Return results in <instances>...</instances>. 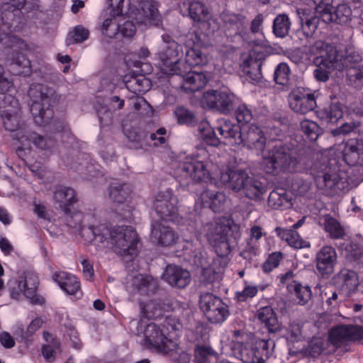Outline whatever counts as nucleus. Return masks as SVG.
Here are the masks:
<instances>
[{
	"mask_svg": "<svg viewBox=\"0 0 363 363\" xmlns=\"http://www.w3.org/2000/svg\"><path fill=\"white\" fill-rule=\"evenodd\" d=\"M68 225L77 228L84 240L93 242L98 249L107 247L111 242L114 251L122 257L138 255V238L136 231L130 226H117L109 228L105 224H99L91 214L84 215L81 212L73 213Z\"/></svg>",
	"mask_w": 363,
	"mask_h": 363,
	"instance_id": "nucleus-1",
	"label": "nucleus"
},
{
	"mask_svg": "<svg viewBox=\"0 0 363 363\" xmlns=\"http://www.w3.org/2000/svg\"><path fill=\"white\" fill-rule=\"evenodd\" d=\"M0 118L5 130L9 133L13 140L16 141V154L19 157L25 159L26 151H30L32 145L40 150L55 147L53 139L45 138L28 129L19 101L14 96L0 93Z\"/></svg>",
	"mask_w": 363,
	"mask_h": 363,
	"instance_id": "nucleus-2",
	"label": "nucleus"
},
{
	"mask_svg": "<svg viewBox=\"0 0 363 363\" xmlns=\"http://www.w3.org/2000/svg\"><path fill=\"white\" fill-rule=\"evenodd\" d=\"M298 164L296 150L286 144L278 143L263 152L261 168L267 174L279 176L295 172Z\"/></svg>",
	"mask_w": 363,
	"mask_h": 363,
	"instance_id": "nucleus-3",
	"label": "nucleus"
},
{
	"mask_svg": "<svg viewBox=\"0 0 363 363\" xmlns=\"http://www.w3.org/2000/svg\"><path fill=\"white\" fill-rule=\"evenodd\" d=\"M203 231L218 256L216 259H225L228 262L227 256L240 238L239 228L235 225L215 222L205 225Z\"/></svg>",
	"mask_w": 363,
	"mask_h": 363,
	"instance_id": "nucleus-4",
	"label": "nucleus"
},
{
	"mask_svg": "<svg viewBox=\"0 0 363 363\" xmlns=\"http://www.w3.org/2000/svg\"><path fill=\"white\" fill-rule=\"evenodd\" d=\"M55 91L47 85L38 84L33 85L28 91L31 99L30 113L35 123L44 126L50 124L53 117V111L50 108V101Z\"/></svg>",
	"mask_w": 363,
	"mask_h": 363,
	"instance_id": "nucleus-5",
	"label": "nucleus"
},
{
	"mask_svg": "<svg viewBox=\"0 0 363 363\" xmlns=\"http://www.w3.org/2000/svg\"><path fill=\"white\" fill-rule=\"evenodd\" d=\"M275 347L272 339L256 338L251 345L237 342L232 347L234 357L243 363H263L272 355Z\"/></svg>",
	"mask_w": 363,
	"mask_h": 363,
	"instance_id": "nucleus-6",
	"label": "nucleus"
},
{
	"mask_svg": "<svg viewBox=\"0 0 363 363\" xmlns=\"http://www.w3.org/2000/svg\"><path fill=\"white\" fill-rule=\"evenodd\" d=\"M38 284V277L35 274L24 272L10 281L9 296L15 301L26 298L33 304H42L43 298L37 294Z\"/></svg>",
	"mask_w": 363,
	"mask_h": 363,
	"instance_id": "nucleus-7",
	"label": "nucleus"
},
{
	"mask_svg": "<svg viewBox=\"0 0 363 363\" xmlns=\"http://www.w3.org/2000/svg\"><path fill=\"white\" fill-rule=\"evenodd\" d=\"M208 161H200L191 158L181 163L177 169V177L180 182L189 184L193 182H207L214 175L213 169Z\"/></svg>",
	"mask_w": 363,
	"mask_h": 363,
	"instance_id": "nucleus-8",
	"label": "nucleus"
},
{
	"mask_svg": "<svg viewBox=\"0 0 363 363\" xmlns=\"http://www.w3.org/2000/svg\"><path fill=\"white\" fill-rule=\"evenodd\" d=\"M159 6V3L155 0L142 1L131 9L130 16L138 26L160 27L162 24V18Z\"/></svg>",
	"mask_w": 363,
	"mask_h": 363,
	"instance_id": "nucleus-9",
	"label": "nucleus"
},
{
	"mask_svg": "<svg viewBox=\"0 0 363 363\" xmlns=\"http://www.w3.org/2000/svg\"><path fill=\"white\" fill-rule=\"evenodd\" d=\"M153 208L161 219L179 222V199L172 190L159 191L155 196Z\"/></svg>",
	"mask_w": 363,
	"mask_h": 363,
	"instance_id": "nucleus-10",
	"label": "nucleus"
},
{
	"mask_svg": "<svg viewBox=\"0 0 363 363\" xmlns=\"http://www.w3.org/2000/svg\"><path fill=\"white\" fill-rule=\"evenodd\" d=\"M162 38L166 44L164 50L160 55L163 70L172 74H182V61L180 58L183 55L182 46L168 35H163Z\"/></svg>",
	"mask_w": 363,
	"mask_h": 363,
	"instance_id": "nucleus-11",
	"label": "nucleus"
},
{
	"mask_svg": "<svg viewBox=\"0 0 363 363\" xmlns=\"http://www.w3.org/2000/svg\"><path fill=\"white\" fill-rule=\"evenodd\" d=\"M199 305L207 319L212 323H222L228 315L227 306L221 298L211 293L201 294Z\"/></svg>",
	"mask_w": 363,
	"mask_h": 363,
	"instance_id": "nucleus-12",
	"label": "nucleus"
},
{
	"mask_svg": "<svg viewBox=\"0 0 363 363\" xmlns=\"http://www.w3.org/2000/svg\"><path fill=\"white\" fill-rule=\"evenodd\" d=\"M266 141L262 128L255 124H250L242 128L241 133L237 138V145H242L257 155H259L265 149Z\"/></svg>",
	"mask_w": 363,
	"mask_h": 363,
	"instance_id": "nucleus-13",
	"label": "nucleus"
},
{
	"mask_svg": "<svg viewBox=\"0 0 363 363\" xmlns=\"http://www.w3.org/2000/svg\"><path fill=\"white\" fill-rule=\"evenodd\" d=\"M328 338L336 347L347 342L363 340V324L339 325L330 330Z\"/></svg>",
	"mask_w": 363,
	"mask_h": 363,
	"instance_id": "nucleus-14",
	"label": "nucleus"
},
{
	"mask_svg": "<svg viewBox=\"0 0 363 363\" xmlns=\"http://www.w3.org/2000/svg\"><path fill=\"white\" fill-rule=\"evenodd\" d=\"M234 99L235 95L228 90H211L203 94L202 104L210 109L226 114L233 109Z\"/></svg>",
	"mask_w": 363,
	"mask_h": 363,
	"instance_id": "nucleus-15",
	"label": "nucleus"
},
{
	"mask_svg": "<svg viewBox=\"0 0 363 363\" xmlns=\"http://www.w3.org/2000/svg\"><path fill=\"white\" fill-rule=\"evenodd\" d=\"M309 53L314 56L316 65H323L328 69H333L337 61L336 48L323 40H317L309 48Z\"/></svg>",
	"mask_w": 363,
	"mask_h": 363,
	"instance_id": "nucleus-16",
	"label": "nucleus"
},
{
	"mask_svg": "<svg viewBox=\"0 0 363 363\" xmlns=\"http://www.w3.org/2000/svg\"><path fill=\"white\" fill-rule=\"evenodd\" d=\"M315 268L322 277L328 278L335 272L337 263V253L335 247L325 245L316 252L315 257Z\"/></svg>",
	"mask_w": 363,
	"mask_h": 363,
	"instance_id": "nucleus-17",
	"label": "nucleus"
},
{
	"mask_svg": "<svg viewBox=\"0 0 363 363\" xmlns=\"http://www.w3.org/2000/svg\"><path fill=\"white\" fill-rule=\"evenodd\" d=\"M289 103L290 108L300 114H306L317 106L314 94L303 87H297L291 92Z\"/></svg>",
	"mask_w": 363,
	"mask_h": 363,
	"instance_id": "nucleus-18",
	"label": "nucleus"
},
{
	"mask_svg": "<svg viewBox=\"0 0 363 363\" xmlns=\"http://www.w3.org/2000/svg\"><path fill=\"white\" fill-rule=\"evenodd\" d=\"M180 245L185 259L197 268L207 266L208 264L206 252L201 241L197 238L191 240H184Z\"/></svg>",
	"mask_w": 363,
	"mask_h": 363,
	"instance_id": "nucleus-19",
	"label": "nucleus"
},
{
	"mask_svg": "<svg viewBox=\"0 0 363 363\" xmlns=\"http://www.w3.org/2000/svg\"><path fill=\"white\" fill-rule=\"evenodd\" d=\"M265 52L259 48L252 49L241 67L247 79L252 83L259 82L262 77L261 67L266 58Z\"/></svg>",
	"mask_w": 363,
	"mask_h": 363,
	"instance_id": "nucleus-20",
	"label": "nucleus"
},
{
	"mask_svg": "<svg viewBox=\"0 0 363 363\" xmlns=\"http://www.w3.org/2000/svg\"><path fill=\"white\" fill-rule=\"evenodd\" d=\"M150 240L156 245L169 247L177 243L179 235L170 226L155 221L151 225Z\"/></svg>",
	"mask_w": 363,
	"mask_h": 363,
	"instance_id": "nucleus-21",
	"label": "nucleus"
},
{
	"mask_svg": "<svg viewBox=\"0 0 363 363\" xmlns=\"http://www.w3.org/2000/svg\"><path fill=\"white\" fill-rule=\"evenodd\" d=\"M144 336L147 348L155 350L161 354L168 351L169 342H174L168 339L163 330L153 323L147 324Z\"/></svg>",
	"mask_w": 363,
	"mask_h": 363,
	"instance_id": "nucleus-22",
	"label": "nucleus"
},
{
	"mask_svg": "<svg viewBox=\"0 0 363 363\" xmlns=\"http://www.w3.org/2000/svg\"><path fill=\"white\" fill-rule=\"evenodd\" d=\"M163 280L171 286L183 289L190 284V272L182 267L175 265H167L162 276Z\"/></svg>",
	"mask_w": 363,
	"mask_h": 363,
	"instance_id": "nucleus-23",
	"label": "nucleus"
},
{
	"mask_svg": "<svg viewBox=\"0 0 363 363\" xmlns=\"http://www.w3.org/2000/svg\"><path fill=\"white\" fill-rule=\"evenodd\" d=\"M333 280L340 291L347 296L353 294L359 286L357 274L347 268L342 269L335 275Z\"/></svg>",
	"mask_w": 363,
	"mask_h": 363,
	"instance_id": "nucleus-24",
	"label": "nucleus"
},
{
	"mask_svg": "<svg viewBox=\"0 0 363 363\" xmlns=\"http://www.w3.org/2000/svg\"><path fill=\"white\" fill-rule=\"evenodd\" d=\"M342 156L349 165H363V139H349L345 144Z\"/></svg>",
	"mask_w": 363,
	"mask_h": 363,
	"instance_id": "nucleus-25",
	"label": "nucleus"
},
{
	"mask_svg": "<svg viewBox=\"0 0 363 363\" xmlns=\"http://www.w3.org/2000/svg\"><path fill=\"white\" fill-rule=\"evenodd\" d=\"M320 16L325 23L335 22L340 25H346L352 20V11L346 4H339L336 8L330 5Z\"/></svg>",
	"mask_w": 363,
	"mask_h": 363,
	"instance_id": "nucleus-26",
	"label": "nucleus"
},
{
	"mask_svg": "<svg viewBox=\"0 0 363 363\" xmlns=\"http://www.w3.org/2000/svg\"><path fill=\"white\" fill-rule=\"evenodd\" d=\"M248 177L247 172L236 167H227L220 172L219 179L221 183L228 186L235 191H241Z\"/></svg>",
	"mask_w": 363,
	"mask_h": 363,
	"instance_id": "nucleus-27",
	"label": "nucleus"
},
{
	"mask_svg": "<svg viewBox=\"0 0 363 363\" xmlns=\"http://www.w3.org/2000/svg\"><path fill=\"white\" fill-rule=\"evenodd\" d=\"M180 9L184 16H189L196 22L206 21L210 18L208 8L199 0H184Z\"/></svg>",
	"mask_w": 363,
	"mask_h": 363,
	"instance_id": "nucleus-28",
	"label": "nucleus"
},
{
	"mask_svg": "<svg viewBox=\"0 0 363 363\" xmlns=\"http://www.w3.org/2000/svg\"><path fill=\"white\" fill-rule=\"evenodd\" d=\"M122 13L123 11L118 9H107L104 11L101 31L104 35L111 38L119 33L120 22L123 18Z\"/></svg>",
	"mask_w": 363,
	"mask_h": 363,
	"instance_id": "nucleus-29",
	"label": "nucleus"
},
{
	"mask_svg": "<svg viewBox=\"0 0 363 363\" xmlns=\"http://www.w3.org/2000/svg\"><path fill=\"white\" fill-rule=\"evenodd\" d=\"M52 279L60 289L69 295H74L80 291L81 284L77 277L67 272H57Z\"/></svg>",
	"mask_w": 363,
	"mask_h": 363,
	"instance_id": "nucleus-30",
	"label": "nucleus"
},
{
	"mask_svg": "<svg viewBox=\"0 0 363 363\" xmlns=\"http://www.w3.org/2000/svg\"><path fill=\"white\" fill-rule=\"evenodd\" d=\"M182 74H176L183 77L184 84L183 88L191 92H195L204 87L208 82L207 77L201 72L191 71L188 69L184 71V68L182 67Z\"/></svg>",
	"mask_w": 363,
	"mask_h": 363,
	"instance_id": "nucleus-31",
	"label": "nucleus"
},
{
	"mask_svg": "<svg viewBox=\"0 0 363 363\" xmlns=\"http://www.w3.org/2000/svg\"><path fill=\"white\" fill-rule=\"evenodd\" d=\"M291 277L289 274H286L281 279L283 284H286L287 289L289 293L296 297V301L300 305H305L311 298L312 292L311 288L307 285H302L296 281L286 282V279Z\"/></svg>",
	"mask_w": 363,
	"mask_h": 363,
	"instance_id": "nucleus-32",
	"label": "nucleus"
},
{
	"mask_svg": "<svg viewBox=\"0 0 363 363\" xmlns=\"http://www.w3.org/2000/svg\"><path fill=\"white\" fill-rule=\"evenodd\" d=\"M199 199L203 208H208L216 213L222 210L226 197L222 192L206 189L201 194Z\"/></svg>",
	"mask_w": 363,
	"mask_h": 363,
	"instance_id": "nucleus-33",
	"label": "nucleus"
},
{
	"mask_svg": "<svg viewBox=\"0 0 363 363\" xmlns=\"http://www.w3.org/2000/svg\"><path fill=\"white\" fill-rule=\"evenodd\" d=\"M185 48V62L182 61V67L184 68L185 72L191 69L192 67L203 66L207 63V56L199 48L196 46L189 48L186 45Z\"/></svg>",
	"mask_w": 363,
	"mask_h": 363,
	"instance_id": "nucleus-34",
	"label": "nucleus"
},
{
	"mask_svg": "<svg viewBox=\"0 0 363 363\" xmlns=\"http://www.w3.org/2000/svg\"><path fill=\"white\" fill-rule=\"evenodd\" d=\"M318 117L327 123H335L343 116V106L338 101L330 104L317 112Z\"/></svg>",
	"mask_w": 363,
	"mask_h": 363,
	"instance_id": "nucleus-35",
	"label": "nucleus"
},
{
	"mask_svg": "<svg viewBox=\"0 0 363 363\" xmlns=\"http://www.w3.org/2000/svg\"><path fill=\"white\" fill-rule=\"evenodd\" d=\"M53 198L64 211H67L69 206L77 201L74 190L65 186H57L53 191Z\"/></svg>",
	"mask_w": 363,
	"mask_h": 363,
	"instance_id": "nucleus-36",
	"label": "nucleus"
},
{
	"mask_svg": "<svg viewBox=\"0 0 363 363\" xmlns=\"http://www.w3.org/2000/svg\"><path fill=\"white\" fill-rule=\"evenodd\" d=\"M215 128L223 138L232 140V143L235 144H237V138L242 131L239 125L225 118L218 119Z\"/></svg>",
	"mask_w": 363,
	"mask_h": 363,
	"instance_id": "nucleus-37",
	"label": "nucleus"
},
{
	"mask_svg": "<svg viewBox=\"0 0 363 363\" xmlns=\"http://www.w3.org/2000/svg\"><path fill=\"white\" fill-rule=\"evenodd\" d=\"M227 265V260L223 259H214L213 266H209L208 264L207 266L201 267L203 281L206 284H211L217 281L220 277V274Z\"/></svg>",
	"mask_w": 363,
	"mask_h": 363,
	"instance_id": "nucleus-38",
	"label": "nucleus"
},
{
	"mask_svg": "<svg viewBox=\"0 0 363 363\" xmlns=\"http://www.w3.org/2000/svg\"><path fill=\"white\" fill-rule=\"evenodd\" d=\"M256 316L259 320L265 325L269 332L275 333L279 329L277 316L272 307L260 308L257 310Z\"/></svg>",
	"mask_w": 363,
	"mask_h": 363,
	"instance_id": "nucleus-39",
	"label": "nucleus"
},
{
	"mask_svg": "<svg viewBox=\"0 0 363 363\" xmlns=\"http://www.w3.org/2000/svg\"><path fill=\"white\" fill-rule=\"evenodd\" d=\"M278 236L290 246L301 249L310 247L309 242L303 240L294 229L277 228Z\"/></svg>",
	"mask_w": 363,
	"mask_h": 363,
	"instance_id": "nucleus-40",
	"label": "nucleus"
},
{
	"mask_svg": "<svg viewBox=\"0 0 363 363\" xmlns=\"http://www.w3.org/2000/svg\"><path fill=\"white\" fill-rule=\"evenodd\" d=\"M133 286L136 292L145 294L157 289V281L151 276L138 274L133 279Z\"/></svg>",
	"mask_w": 363,
	"mask_h": 363,
	"instance_id": "nucleus-41",
	"label": "nucleus"
},
{
	"mask_svg": "<svg viewBox=\"0 0 363 363\" xmlns=\"http://www.w3.org/2000/svg\"><path fill=\"white\" fill-rule=\"evenodd\" d=\"M247 197L257 200L265 192L264 185L258 179L249 177L246 179L242 189Z\"/></svg>",
	"mask_w": 363,
	"mask_h": 363,
	"instance_id": "nucleus-42",
	"label": "nucleus"
},
{
	"mask_svg": "<svg viewBox=\"0 0 363 363\" xmlns=\"http://www.w3.org/2000/svg\"><path fill=\"white\" fill-rule=\"evenodd\" d=\"M321 225L332 239H340L345 235V231L340 223L330 215L323 217Z\"/></svg>",
	"mask_w": 363,
	"mask_h": 363,
	"instance_id": "nucleus-43",
	"label": "nucleus"
},
{
	"mask_svg": "<svg viewBox=\"0 0 363 363\" xmlns=\"http://www.w3.org/2000/svg\"><path fill=\"white\" fill-rule=\"evenodd\" d=\"M325 166L324 170H326ZM315 182L317 187L325 191L332 190L338 183L339 178L336 173L325 171L315 176Z\"/></svg>",
	"mask_w": 363,
	"mask_h": 363,
	"instance_id": "nucleus-44",
	"label": "nucleus"
},
{
	"mask_svg": "<svg viewBox=\"0 0 363 363\" xmlns=\"http://www.w3.org/2000/svg\"><path fill=\"white\" fill-rule=\"evenodd\" d=\"M127 89L135 94H142L150 89L151 82L145 75L132 77L125 82Z\"/></svg>",
	"mask_w": 363,
	"mask_h": 363,
	"instance_id": "nucleus-45",
	"label": "nucleus"
},
{
	"mask_svg": "<svg viewBox=\"0 0 363 363\" xmlns=\"http://www.w3.org/2000/svg\"><path fill=\"white\" fill-rule=\"evenodd\" d=\"M130 193V189L127 184L114 182L110 185L109 196L114 202L122 203L127 199Z\"/></svg>",
	"mask_w": 363,
	"mask_h": 363,
	"instance_id": "nucleus-46",
	"label": "nucleus"
},
{
	"mask_svg": "<svg viewBox=\"0 0 363 363\" xmlns=\"http://www.w3.org/2000/svg\"><path fill=\"white\" fill-rule=\"evenodd\" d=\"M291 21L288 15L280 13L273 21L272 31L277 38H284L289 32Z\"/></svg>",
	"mask_w": 363,
	"mask_h": 363,
	"instance_id": "nucleus-47",
	"label": "nucleus"
},
{
	"mask_svg": "<svg viewBox=\"0 0 363 363\" xmlns=\"http://www.w3.org/2000/svg\"><path fill=\"white\" fill-rule=\"evenodd\" d=\"M198 131L202 140L207 145L216 147L220 144V140L208 121L204 120L201 121L198 126Z\"/></svg>",
	"mask_w": 363,
	"mask_h": 363,
	"instance_id": "nucleus-48",
	"label": "nucleus"
},
{
	"mask_svg": "<svg viewBox=\"0 0 363 363\" xmlns=\"http://www.w3.org/2000/svg\"><path fill=\"white\" fill-rule=\"evenodd\" d=\"M168 351L164 354H169L172 359L177 361L179 363H189L190 355L184 351L179 345L174 342H169Z\"/></svg>",
	"mask_w": 363,
	"mask_h": 363,
	"instance_id": "nucleus-49",
	"label": "nucleus"
},
{
	"mask_svg": "<svg viewBox=\"0 0 363 363\" xmlns=\"http://www.w3.org/2000/svg\"><path fill=\"white\" fill-rule=\"evenodd\" d=\"M224 21L229 25L230 28L235 30V33H240L246 28L247 22L246 18L239 14L230 13L223 16Z\"/></svg>",
	"mask_w": 363,
	"mask_h": 363,
	"instance_id": "nucleus-50",
	"label": "nucleus"
},
{
	"mask_svg": "<svg viewBox=\"0 0 363 363\" xmlns=\"http://www.w3.org/2000/svg\"><path fill=\"white\" fill-rule=\"evenodd\" d=\"M301 130L305 133L307 138L311 140H315L321 134V129L317 123L311 120H303L300 124Z\"/></svg>",
	"mask_w": 363,
	"mask_h": 363,
	"instance_id": "nucleus-51",
	"label": "nucleus"
},
{
	"mask_svg": "<svg viewBox=\"0 0 363 363\" xmlns=\"http://www.w3.org/2000/svg\"><path fill=\"white\" fill-rule=\"evenodd\" d=\"M216 352L212 347L199 345L194 350V363H209L210 359L215 357Z\"/></svg>",
	"mask_w": 363,
	"mask_h": 363,
	"instance_id": "nucleus-52",
	"label": "nucleus"
},
{
	"mask_svg": "<svg viewBox=\"0 0 363 363\" xmlns=\"http://www.w3.org/2000/svg\"><path fill=\"white\" fill-rule=\"evenodd\" d=\"M11 65L14 67L22 68V70L14 69L16 74L27 75L30 72V61L22 53H17L12 59Z\"/></svg>",
	"mask_w": 363,
	"mask_h": 363,
	"instance_id": "nucleus-53",
	"label": "nucleus"
},
{
	"mask_svg": "<svg viewBox=\"0 0 363 363\" xmlns=\"http://www.w3.org/2000/svg\"><path fill=\"white\" fill-rule=\"evenodd\" d=\"M174 114L179 124L187 125L196 124V120L194 114L184 107H178L175 110Z\"/></svg>",
	"mask_w": 363,
	"mask_h": 363,
	"instance_id": "nucleus-54",
	"label": "nucleus"
},
{
	"mask_svg": "<svg viewBox=\"0 0 363 363\" xmlns=\"http://www.w3.org/2000/svg\"><path fill=\"white\" fill-rule=\"evenodd\" d=\"M141 309L147 318H154L162 315L163 308L160 302L150 301L145 304H141Z\"/></svg>",
	"mask_w": 363,
	"mask_h": 363,
	"instance_id": "nucleus-55",
	"label": "nucleus"
},
{
	"mask_svg": "<svg viewBox=\"0 0 363 363\" xmlns=\"http://www.w3.org/2000/svg\"><path fill=\"white\" fill-rule=\"evenodd\" d=\"M290 76V69L286 63H280L275 69L274 79L277 84L281 85L287 84Z\"/></svg>",
	"mask_w": 363,
	"mask_h": 363,
	"instance_id": "nucleus-56",
	"label": "nucleus"
},
{
	"mask_svg": "<svg viewBox=\"0 0 363 363\" xmlns=\"http://www.w3.org/2000/svg\"><path fill=\"white\" fill-rule=\"evenodd\" d=\"M349 81L357 86H363V65L350 67L347 70Z\"/></svg>",
	"mask_w": 363,
	"mask_h": 363,
	"instance_id": "nucleus-57",
	"label": "nucleus"
},
{
	"mask_svg": "<svg viewBox=\"0 0 363 363\" xmlns=\"http://www.w3.org/2000/svg\"><path fill=\"white\" fill-rule=\"evenodd\" d=\"M235 116L239 123H248L253 118L252 110L246 104H240L235 110Z\"/></svg>",
	"mask_w": 363,
	"mask_h": 363,
	"instance_id": "nucleus-58",
	"label": "nucleus"
},
{
	"mask_svg": "<svg viewBox=\"0 0 363 363\" xmlns=\"http://www.w3.org/2000/svg\"><path fill=\"white\" fill-rule=\"evenodd\" d=\"M58 352H60V342L56 339H52L50 344H48L43 347V357L48 362L54 361Z\"/></svg>",
	"mask_w": 363,
	"mask_h": 363,
	"instance_id": "nucleus-59",
	"label": "nucleus"
},
{
	"mask_svg": "<svg viewBox=\"0 0 363 363\" xmlns=\"http://www.w3.org/2000/svg\"><path fill=\"white\" fill-rule=\"evenodd\" d=\"M283 255L280 252H275L270 254L266 261L264 262L262 268L266 272H270L277 268L280 261L282 259Z\"/></svg>",
	"mask_w": 363,
	"mask_h": 363,
	"instance_id": "nucleus-60",
	"label": "nucleus"
},
{
	"mask_svg": "<svg viewBox=\"0 0 363 363\" xmlns=\"http://www.w3.org/2000/svg\"><path fill=\"white\" fill-rule=\"evenodd\" d=\"M257 292L258 289L257 286L250 285L245 283L243 290L235 293V297L238 301L244 302L248 298L255 297Z\"/></svg>",
	"mask_w": 363,
	"mask_h": 363,
	"instance_id": "nucleus-61",
	"label": "nucleus"
},
{
	"mask_svg": "<svg viewBox=\"0 0 363 363\" xmlns=\"http://www.w3.org/2000/svg\"><path fill=\"white\" fill-rule=\"evenodd\" d=\"M286 338L291 342H296L301 340V327L299 323L291 322L287 328Z\"/></svg>",
	"mask_w": 363,
	"mask_h": 363,
	"instance_id": "nucleus-62",
	"label": "nucleus"
},
{
	"mask_svg": "<svg viewBox=\"0 0 363 363\" xmlns=\"http://www.w3.org/2000/svg\"><path fill=\"white\" fill-rule=\"evenodd\" d=\"M291 190L297 195H303L310 189V183L302 178H294L291 182Z\"/></svg>",
	"mask_w": 363,
	"mask_h": 363,
	"instance_id": "nucleus-63",
	"label": "nucleus"
},
{
	"mask_svg": "<svg viewBox=\"0 0 363 363\" xmlns=\"http://www.w3.org/2000/svg\"><path fill=\"white\" fill-rule=\"evenodd\" d=\"M318 21L319 20L317 17H311L306 19V21L302 23V33L306 38L311 37L318 28Z\"/></svg>",
	"mask_w": 363,
	"mask_h": 363,
	"instance_id": "nucleus-64",
	"label": "nucleus"
}]
</instances>
